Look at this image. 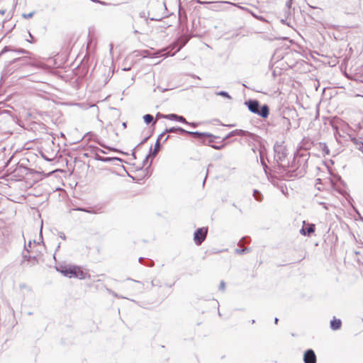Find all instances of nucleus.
I'll use <instances>...</instances> for the list:
<instances>
[{
    "label": "nucleus",
    "mask_w": 363,
    "mask_h": 363,
    "mask_svg": "<svg viewBox=\"0 0 363 363\" xmlns=\"http://www.w3.org/2000/svg\"><path fill=\"white\" fill-rule=\"evenodd\" d=\"M57 271L60 272L64 276L71 277H76L80 279L86 278V273L84 272L79 267L76 266H64L57 269Z\"/></svg>",
    "instance_id": "f257e3e1"
},
{
    "label": "nucleus",
    "mask_w": 363,
    "mask_h": 363,
    "mask_svg": "<svg viewBox=\"0 0 363 363\" xmlns=\"http://www.w3.org/2000/svg\"><path fill=\"white\" fill-rule=\"evenodd\" d=\"M247 104L248 108L251 112L261 116L263 118H267L268 116L269 107L267 105H264L259 111V104L257 101H249Z\"/></svg>",
    "instance_id": "f03ea898"
},
{
    "label": "nucleus",
    "mask_w": 363,
    "mask_h": 363,
    "mask_svg": "<svg viewBox=\"0 0 363 363\" xmlns=\"http://www.w3.org/2000/svg\"><path fill=\"white\" fill-rule=\"evenodd\" d=\"M207 234V229L206 228H199L195 233L194 235V240L197 245H201V242L205 240Z\"/></svg>",
    "instance_id": "7ed1b4c3"
},
{
    "label": "nucleus",
    "mask_w": 363,
    "mask_h": 363,
    "mask_svg": "<svg viewBox=\"0 0 363 363\" xmlns=\"http://www.w3.org/2000/svg\"><path fill=\"white\" fill-rule=\"evenodd\" d=\"M157 116V117H162V118H167V119H169V120H176V121H179L181 123H188L186 120L183 116H178V115L174 114V113L167 114V115H162V114L158 113Z\"/></svg>",
    "instance_id": "20e7f679"
},
{
    "label": "nucleus",
    "mask_w": 363,
    "mask_h": 363,
    "mask_svg": "<svg viewBox=\"0 0 363 363\" xmlns=\"http://www.w3.org/2000/svg\"><path fill=\"white\" fill-rule=\"evenodd\" d=\"M303 361L305 363H315L316 357L314 352L312 350H307L303 357Z\"/></svg>",
    "instance_id": "39448f33"
},
{
    "label": "nucleus",
    "mask_w": 363,
    "mask_h": 363,
    "mask_svg": "<svg viewBox=\"0 0 363 363\" xmlns=\"http://www.w3.org/2000/svg\"><path fill=\"white\" fill-rule=\"evenodd\" d=\"M315 230V225L313 224H308L307 227L304 228L303 227L301 230L300 233L303 235H309L311 233H313Z\"/></svg>",
    "instance_id": "423d86ee"
},
{
    "label": "nucleus",
    "mask_w": 363,
    "mask_h": 363,
    "mask_svg": "<svg viewBox=\"0 0 363 363\" xmlns=\"http://www.w3.org/2000/svg\"><path fill=\"white\" fill-rule=\"evenodd\" d=\"M353 143L355 144L357 148L363 152V138L352 139Z\"/></svg>",
    "instance_id": "0eeeda50"
},
{
    "label": "nucleus",
    "mask_w": 363,
    "mask_h": 363,
    "mask_svg": "<svg viewBox=\"0 0 363 363\" xmlns=\"http://www.w3.org/2000/svg\"><path fill=\"white\" fill-rule=\"evenodd\" d=\"M330 327L333 330H337L341 327V320L340 319H333L330 322Z\"/></svg>",
    "instance_id": "6e6552de"
},
{
    "label": "nucleus",
    "mask_w": 363,
    "mask_h": 363,
    "mask_svg": "<svg viewBox=\"0 0 363 363\" xmlns=\"http://www.w3.org/2000/svg\"><path fill=\"white\" fill-rule=\"evenodd\" d=\"M177 131H179L180 133L186 132V130L182 128H171L169 129H166L165 132L163 133L164 134L165 133H175Z\"/></svg>",
    "instance_id": "1a4fd4ad"
},
{
    "label": "nucleus",
    "mask_w": 363,
    "mask_h": 363,
    "mask_svg": "<svg viewBox=\"0 0 363 363\" xmlns=\"http://www.w3.org/2000/svg\"><path fill=\"white\" fill-rule=\"evenodd\" d=\"M164 135V133H162L160 135V138L157 139V142H156V144H155V149H154V151L152 152V155H155L157 152L159 151V149H160V143H159V140L163 137Z\"/></svg>",
    "instance_id": "9d476101"
},
{
    "label": "nucleus",
    "mask_w": 363,
    "mask_h": 363,
    "mask_svg": "<svg viewBox=\"0 0 363 363\" xmlns=\"http://www.w3.org/2000/svg\"><path fill=\"white\" fill-rule=\"evenodd\" d=\"M143 120L145 123L149 124L153 121V116L150 114H146L143 116Z\"/></svg>",
    "instance_id": "9b49d317"
},
{
    "label": "nucleus",
    "mask_w": 363,
    "mask_h": 363,
    "mask_svg": "<svg viewBox=\"0 0 363 363\" xmlns=\"http://www.w3.org/2000/svg\"><path fill=\"white\" fill-rule=\"evenodd\" d=\"M184 133L191 135H194V137H197V138H201V136L204 135V133H199V132H191V131L186 130V132H184Z\"/></svg>",
    "instance_id": "f8f14e48"
},
{
    "label": "nucleus",
    "mask_w": 363,
    "mask_h": 363,
    "mask_svg": "<svg viewBox=\"0 0 363 363\" xmlns=\"http://www.w3.org/2000/svg\"><path fill=\"white\" fill-rule=\"evenodd\" d=\"M216 94L218 95V96L226 97V98H228L229 99H231L230 95L226 91H218V92L216 93Z\"/></svg>",
    "instance_id": "ddd939ff"
},
{
    "label": "nucleus",
    "mask_w": 363,
    "mask_h": 363,
    "mask_svg": "<svg viewBox=\"0 0 363 363\" xmlns=\"http://www.w3.org/2000/svg\"><path fill=\"white\" fill-rule=\"evenodd\" d=\"M254 197L258 201H262V196L260 195V193L257 190L254 191Z\"/></svg>",
    "instance_id": "4468645a"
},
{
    "label": "nucleus",
    "mask_w": 363,
    "mask_h": 363,
    "mask_svg": "<svg viewBox=\"0 0 363 363\" xmlns=\"http://www.w3.org/2000/svg\"><path fill=\"white\" fill-rule=\"evenodd\" d=\"M33 16V12H31V13H23V17L25 18H32Z\"/></svg>",
    "instance_id": "2eb2a0df"
},
{
    "label": "nucleus",
    "mask_w": 363,
    "mask_h": 363,
    "mask_svg": "<svg viewBox=\"0 0 363 363\" xmlns=\"http://www.w3.org/2000/svg\"><path fill=\"white\" fill-rule=\"evenodd\" d=\"M244 134V131L242 130H235L232 133V135H243Z\"/></svg>",
    "instance_id": "dca6fc26"
},
{
    "label": "nucleus",
    "mask_w": 363,
    "mask_h": 363,
    "mask_svg": "<svg viewBox=\"0 0 363 363\" xmlns=\"http://www.w3.org/2000/svg\"><path fill=\"white\" fill-rule=\"evenodd\" d=\"M323 150L325 152L326 155L329 154V149L326 145H323Z\"/></svg>",
    "instance_id": "f3484780"
},
{
    "label": "nucleus",
    "mask_w": 363,
    "mask_h": 363,
    "mask_svg": "<svg viewBox=\"0 0 363 363\" xmlns=\"http://www.w3.org/2000/svg\"><path fill=\"white\" fill-rule=\"evenodd\" d=\"M31 245H32V242L30 240V241L28 242V245H26V250H27L28 251L29 250V249H28V248H30V247H31Z\"/></svg>",
    "instance_id": "a211bd4d"
},
{
    "label": "nucleus",
    "mask_w": 363,
    "mask_h": 363,
    "mask_svg": "<svg viewBox=\"0 0 363 363\" xmlns=\"http://www.w3.org/2000/svg\"><path fill=\"white\" fill-rule=\"evenodd\" d=\"M220 289L221 290H224L225 289V283L224 281H221L220 284Z\"/></svg>",
    "instance_id": "6ab92c4d"
},
{
    "label": "nucleus",
    "mask_w": 363,
    "mask_h": 363,
    "mask_svg": "<svg viewBox=\"0 0 363 363\" xmlns=\"http://www.w3.org/2000/svg\"><path fill=\"white\" fill-rule=\"evenodd\" d=\"M196 2L199 3V4H208L209 2H206V1H201L200 0H196Z\"/></svg>",
    "instance_id": "aec40b11"
},
{
    "label": "nucleus",
    "mask_w": 363,
    "mask_h": 363,
    "mask_svg": "<svg viewBox=\"0 0 363 363\" xmlns=\"http://www.w3.org/2000/svg\"><path fill=\"white\" fill-rule=\"evenodd\" d=\"M187 124L191 125L192 127H196L197 124L195 123H188Z\"/></svg>",
    "instance_id": "412c9836"
},
{
    "label": "nucleus",
    "mask_w": 363,
    "mask_h": 363,
    "mask_svg": "<svg viewBox=\"0 0 363 363\" xmlns=\"http://www.w3.org/2000/svg\"><path fill=\"white\" fill-rule=\"evenodd\" d=\"M241 252H248V249H247V248H245V249H243Z\"/></svg>",
    "instance_id": "4be33fe9"
},
{
    "label": "nucleus",
    "mask_w": 363,
    "mask_h": 363,
    "mask_svg": "<svg viewBox=\"0 0 363 363\" xmlns=\"http://www.w3.org/2000/svg\"><path fill=\"white\" fill-rule=\"evenodd\" d=\"M113 50V45H110V50L111 51Z\"/></svg>",
    "instance_id": "5701e85b"
},
{
    "label": "nucleus",
    "mask_w": 363,
    "mask_h": 363,
    "mask_svg": "<svg viewBox=\"0 0 363 363\" xmlns=\"http://www.w3.org/2000/svg\"><path fill=\"white\" fill-rule=\"evenodd\" d=\"M60 238H61L65 239V235L63 234L62 235H60Z\"/></svg>",
    "instance_id": "b1692460"
},
{
    "label": "nucleus",
    "mask_w": 363,
    "mask_h": 363,
    "mask_svg": "<svg viewBox=\"0 0 363 363\" xmlns=\"http://www.w3.org/2000/svg\"><path fill=\"white\" fill-rule=\"evenodd\" d=\"M274 322H275V323H277V322H278V318H275Z\"/></svg>",
    "instance_id": "393cba45"
}]
</instances>
